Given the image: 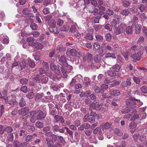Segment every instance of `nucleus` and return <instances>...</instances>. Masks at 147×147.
<instances>
[{
    "instance_id": "obj_26",
    "label": "nucleus",
    "mask_w": 147,
    "mask_h": 147,
    "mask_svg": "<svg viewBox=\"0 0 147 147\" xmlns=\"http://www.w3.org/2000/svg\"><path fill=\"white\" fill-rule=\"evenodd\" d=\"M133 27L132 26L126 28V32L127 34L129 35L132 34L133 32Z\"/></svg>"
},
{
    "instance_id": "obj_11",
    "label": "nucleus",
    "mask_w": 147,
    "mask_h": 147,
    "mask_svg": "<svg viewBox=\"0 0 147 147\" xmlns=\"http://www.w3.org/2000/svg\"><path fill=\"white\" fill-rule=\"evenodd\" d=\"M29 111V108L28 107H26L23 108L19 110L18 113L20 115H24V116L28 113Z\"/></svg>"
},
{
    "instance_id": "obj_45",
    "label": "nucleus",
    "mask_w": 147,
    "mask_h": 147,
    "mask_svg": "<svg viewBox=\"0 0 147 147\" xmlns=\"http://www.w3.org/2000/svg\"><path fill=\"white\" fill-rule=\"evenodd\" d=\"M137 126V124L133 122L130 123L129 125V127L130 129H133L135 128Z\"/></svg>"
},
{
    "instance_id": "obj_21",
    "label": "nucleus",
    "mask_w": 147,
    "mask_h": 147,
    "mask_svg": "<svg viewBox=\"0 0 147 147\" xmlns=\"http://www.w3.org/2000/svg\"><path fill=\"white\" fill-rule=\"evenodd\" d=\"M121 68V66L118 64H116L113 67L110 68L111 70L113 69L115 72H117L119 71Z\"/></svg>"
},
{
    "instance_id": "obj_40",
    "label": "nucleus",
    "mask_w": 147,
    "mask_h": 147,
    "mask_svg": "<svg viewBox=\"0 0 147 147\" xmlns=\"http://www.w3.org/2000/svg\"><path fill=\"white\" fill-rule=\"evenodd\" d=\"M93 50L94 51H97L100 48V45L97 43H94V44Z\"/></svg>"
},
{
    "instance_id": "obj_62",
    "label": "nucleus",
    "mask_w": 147,
    "mask_h": 147,
    "mask_svg": "<svg viewBox=\"0 0 147 147\" xmlns=\"http://www.w3.org/2000/svg\"><path fill=\"white\" fill-rule=\"evenodd\" d=\"M40 14L39 13H37L36 14V19L37 21V22L39 23H41V20L40 18L39 17V16H40Z\"/></svg>"
},
{
    "instance_id": "obj_53",
    "label": "nucleus",
    "mask_w": 147,
    "mask_h": 147,
    "mask_svg": "<svg viewBox=\"0 0 147 147\" xmlns=\"http://www.w3.org/2000/svg\"><path fill=\"white\" fill-rule=\"evenodd\" d=\"M133 79L134 81L136 84H140V79L138 78L134 77L133 78Z\"/></svg>"
},
{
    "instance_id": "obj_35",
    "label": "nucleus",
    "mask_w": 147,
    "mask_h": 147,
    "mask_svg": "<svg viewBox=\"0 0 147 147\" xmlns=\"http://www.w3.org/2000/svg\"><path fill=\"white\" fill-rule=\"evenodd\" d=\"M129 12L127 9H125L123 10L121 13V14L123 16H127L129 13Z\"/></svg>"
},
{
    "instance_id": "obj_32",
    "label": "nucleus",
    "mask_w": 147,
    "mask_h": 147,
    "mask_svg": "<svg viewBox=\"0 0 147 147\" xmlns=\"http://www.w3.org/2000/svg\"><path fill=\"white\" fill-rule=\"evenodd\" d=\"M57 141L59 143L64 144L65 143V141L64 140L63 138L61 136H57Z\"/></svg>"
},
{
    "instance_id": "obj_9",
    "label": "nucleus",
    "mask_w": 147,
    "mask_h": 147,
    "mask_svg": "<svg viewBox=\"0 0 147 147\" xmlns=\"http://www.w3.org/2000/svg\"><path fill=\"white\" fill-rule=\"evenodd\" d=\"M30 116L31 118L30 119V121L32 123H34L37 120V117L36 115L35 111H33L30 112Z\"/></svg>"
},
{
    "instance_id": "obj_10",
    "label": "nucleus",
    "mask_w": 147,
    "mask_h": 147,
    "mask_svg": "<svg viewBox=\"0 0 147 147\" xmlns=\"http://www.w3.org/2000/svg\"><path fill=\"white\" fill-rule=\"evenodd\" d=\"M45 75L52 79L53 80L57 81L58 80V79L55 75H52V73L51 71H48L45 72Z\"/></svg>"
},
{
    "instance_id": "obj_7",
    "label": "nucleus",
    "mask_w": 147,
    "mask_h": 147,
    "mask_svg": "<svg viewBox=\"0 0 147 147\" xmlns=\"http://www.w3.org/2000/svg\"><path fill=\"white\" fill-rule=\"evenodd\" d=\"M77 51L75 49H68L66 54L67 56H76L77 54Z\"/></svg>"
},
{
    "instance_id": "obj_44",
    "label": "nucleus",
    "mask_w": 147,
    "mask_h": 147,
    "mask_svg": "<svg viewBox=\"0 0 147 147\" xmlns=\"http://www.w3.org/2000/svg\"><path fill=\"white\" fill-rule=\"evenodd\" d=\"M33 139V138L31 135H28L25 138V140L26 142H30L32 141Z\"/></svg>"
},
{
    "instance_id": "obj_3",
    "label": "nucleus",
    "mask_w": 147,
    "mask_h": 147,
    "mask_svg": "<svg viewBox=\"0 0 147 147\" xmlns=\"http://www.w3.org/2000/svg\"><path fill=\"white\" fill-rule=\"evenodd\" d=\"M13 96H11L9 97L4 96L3 98L5 102L7 104H9L12 106L16 104V100L15 99H12Z\"/></svg>"
},
{
    "instance_id": "obj_4",
    "label": "nucleus",
    "mask_w": 147,
    "mask_h": 147,
    "mask_svg": "<svg viewBox=\"0 0 147 147\" xmlns=\"http://www.w3.org/2000/svg\"><path fill=\"white\" fill-rule=\"evenodd\" d=\"M36 115L37 120H42L44 119L46 116V114L40 110L36 111Z\"/></svg>"
},
{
    "instance_id": "obj_6",
    "label": "nucleus",
    "mask_w": 147,
    "mask_h": 147,
    "mask_svg": "<svg viewBox=\"0 0 147 147\" xmlns=\"http://www.w3.org/2000/svg\"><path fill=\"white\" fill-rule=\"evenodd\" d=\"M92 55L89 53H83V60L84 62H88L91 61L92 59Z\"/></svg>"
},
{
    "instance_id": "obj_55",
    "label": "nucleus",
    "mask_w": 147,
    "mask_h": 147,
    "mask_svg": "<svg viewBox=\"0 0 147 147\" xmlns=\"http://www.w3.org/2000/svg\"><path fill=\"white\" fill-rule=\"evenodd\" d=\"M122 2L123 5L125 7H127L129 5V2L125 0H123Z\"/></svg>"
},
{
    "instance_id": "obj_13",
    "label": "nucleus",
    "mask_w": 147,
    "mask_h": 147,
    "mask_svg": "<svg viewBox=\"0 0 147 147\" xmlns=\"http://www.w3.org/2000/svg\"><path fill=\"white\" fill-rule=\"evenodd\" d=\"M133 27L134 26V29L136 33L137 34H139L141 30V26L137 22H135L133 25Z\"/></svg>"
},
{
    "instance_id": "obj_31",
    "label": "nucleus",
    "mask_w": 147,
    "mask_h": 147,
    "mask_svg": "<svg viewBox=\"0 0 147 147\" xmlns=\"http://www.w3.org/2000/svg\"><path fill=\"white\" fill-rule=\"evenodd\" d=\"M111 126V125L109 123H107L104 124L102 126H101L100 127L102 129H109Z\"/></svg>"
},
{
    "instance_id": "obj_29",
    "label": "nucleus",
    "mask_w": 147,
    "mask_h": 147,
    "mask_svg": "<svg viewBox=\"0 0 147 147\" xmlns=\"http://www.w3.org/2000/svg\"><path fill=\"white\" fill-rule=\"evenodd\" d=\"M76 82L77 81L76 79V77H74L72 79L71 81L69 83V85L70 87H73L76 85Z\"/></svg>"
},
{
    "instance_id": "obj_28",
    "label": "nucleus",
    "mask_w": 147,
    "mask_h": 147,
    "mask_svg": "<svg viewBox=\"0 0 147 147\" xmlns=\"http://www.w3.org/2000/svg\"><path fill=\"white\" fill-rule=\"evenodd\" d=\"M43 95H42L39 94H37L35 96V100L36 102H38L43 97Z\"/></svg>"
},
{
    "instance_id": "obj_63",
    "label": "nucleus",
    "mask_w": 147,
    "mask_h": 147,
    "mask_svg": "<svg viewBox=\"0 0 147 147\" xmlns=\"http://www.w3.org/2000/svg\"><path fill=\"white\" fill-rule=\"evenodd\" d=\"M130 111V110L127 108H125L121 110V113L122 114H126L129 112Z\"/></svg>"
},
{
    "instance_id": "obj_16",
    "label": "nucleus",
    "mask_w": 147,
    "mask_h": 147,
    "mask_svg": "<svg viewBox=\"0 0 147 147\" xmlns=\"http://www.w3.org/2000/svg\"><path fill=\"white\" fill-rule=\"evenodd\" d=\"M32 46L36 50L41 49L43 48V45L41 43L38 42H34Z\"/></svg>"
},
{
    "instance_id": "obj_61",
    "label": "nucleus",
    "mask_w": 147,
    "mask_h": 147,
    "mask_svg": "<svg viewBox=\"0 0 147 147\" xmlns=\"http://www.w3.org/2000/svg\"><path fill=\"white\" fill-rule=\"evenodd\" d=\"M84 38L86 39L91 40L93 39L92 35L90 34H87L84 37Z\"/></svg>"
},
{
    "instance_id": "obj_54",
    "label": "nucleus",
    "mask_w": 147,
    "mask_h": 147,
    "mask_svg": "<svg viewBox=\"0 0 147 147\" xmlns=\"http://www.w3.org/2000/svg\"><path fill=\"white\" fill-rule=\"evenodd\" d=\"M105 29L109 31H111L112 29L111 26L108 24H107L105 25Z\"/></svg>"
},
{
    "instance_id": "obj_57",
    "label": "nucleus",
    "mask_w": 147,
    "mask_h": 147,
    "mask_svg": "<svg viewBox=\"0 0 147 147\" xmlns=\"http://www.w3.org/2000/svg\"><path fill=\"white\" fill-rule=\"evenodd\" d=\"M85 134L87 136H90L92 132V131L91 129H87L84 131Z\"/></svg>"
},
{
    "instance_id": "obj_27",
    "label": "nucleus",
    "mask_w": 147,
    "mask_h": 147,
    "mask_svg": "<svg viewBox=\"0 0 147 147\" xmlns=\"http://www.w3.org/2000/svg\"><path fill=\"white\" fill-rule=\"evenodd\" d=\"M26 104V101L23 98H22L19 100V104L21 107H23L25 106Z\"/></svg>"
},
{
    "instance_id": "obj_22",
    "label": "nucleus",
    "mask_w": 147,
    "mask_h": 147,
    "mask_svg": "<svg viewBox=\"0 0 147 147\" xmlns=\"http://www.w3.org/2000/svg\"><path fill=\"white\" fill-rule=\"evenodd\" d=\"M138 9L141 12H144L147 10V6H146L143 4H140L138 5Z\"/></svg>"
},
{
    "instance_id": "obj_20",
    "label": "nucleus",
    "mask_w": 147,
    "mask_h": 147,
    "mask_svg": "<svg viewBox=\"0 0 147 147\" xmlns=\"http://www.w3.org/2000/svg\"><path fill=\"white\" fill-rule=\"evenodd\" d=\"M61 70L62 73V77L65 78H66L67 77V71L65 69V68L63 66H62L61 68Z\"/></svg>"
},
{
    "instance_id": "obj_48",
    "label": "nucleus",
    "mask_w": 147,
    "mask_h": 147,
    "mask_svg": "<svg viewBox=\"0 0 147 147\" xmlns=\"http://www.w3.org/2000/svg\"><path fill=\"white\" fill-rule=\"evenodd\" d=\"M34 93L33 92L28 93L26 95V97L30 99L32 98L34 96Z\"/></svg>"
},
{
    "instance_id": "obj_36",
    "label": "nucleus",
    "mask_w": 147,
    "mask_h": 147,
    "mask_svg": "<svg viewBox=\"0 0 147 147\" xmlns=\"http://www.w3.org/2000/svg\"><path fill=\"white\" fill-rule=\"evenodd\" d=\"M69 26L68 25H65L61 27L60 29V30L61 31H67L69 29Z\"/></svg>"
},
{
    "instance_id": "obj_12",
    "label": "nucleus",
    "mask_w": 147,
    "mask_h": 147,
    "mask_svg": "<svg viewBox=\"0 0 147 147\" xmlns=\"http://www.w3.org/2000/svg\"><path fill=\"white\" fill-rule=\"evenodd\" d=\"M45 136H47L46 138H51L54 141H56L57 137L56 135L53 134L51 132H49L45 134Z\"/></svg>"
},
{
    "instance_id": "obj_56",
    "label": "nucleus",
    "mask_w": 147,
    "mask_h": 147,
    "mask_svg": "<svg viewBox=\"0 0 147 147\" xmlns=\"http://www.w3.org/2000/svg\"><path fill=\"white\" fill-rule=\"evenodd\" d=\"M13 146L15 147H20L21 143L17 141H14L13 142Z\"/></svg>"
},
{
    "instance_id": "obj_2",
    "label": "nucleus",
    "mask_w": 147,
    "mask_h": 147,
    "mask_svg": "<svg viewBox=\"0 0 147 147\" xmlns=\"http://www.w3.org/2000/svg\"><path fill=\"white\" fill-rule=\"evenodd\" d=\"M34 79L42 84H46L48 81V78L46 76L42 74L37 75L34 77Z\"/></svg>"
},
{
    "instance_id": "obj_15",
    "label": "nucleus",
    "mask_w": 147,
    "mask_h": 147,
    "mask_svg": "<svg viewBox=\"0 0 147 147\" xmlns=\"http://www.w3.org/2000/svg\"><path fill=\"white\" fill-rule=\"evenodd\" d=\"M49 29L50 32L54 34H58L59 33V30L56 26H50Z\"/></svg>"
},
{
    "instance_id": "obj_34",
    "label": "nucleus",
    "mask_w": 147,
    "mask_h": 147,
    "mask_svg": "<svg viewBox=\"0 0 147 147\" xmlns=\"http://www.w3.org/2000/svg\"><path fill=\"white\" fill-rule=\"evenodd\" d=\"M35 125L37 127L39 128H42L43 127V123L39 121H38L36 122Z\"/></svg>"
},
{
    "instance_id": "obj_19",
    "label": "nucleus",
    "mask_w": 147,
    "mask_h": 147,
    "mask_svg": "<svg viewBox=\"0 0 147 147\" xmlns=\"http://www.w3.org/2000/svg\"><path fill=\"white\" fill-rule=\"evenodd\" d=\"M104 57L106 58L109 57H111L113 59H115L116 58L115 54L114 53H113L109 52L105 54Z\"/></svg>"
},
{
    "instance_id": "obj_51",
    "label": "nucleus",
    "mask_w": 147,
    "mask_h": 147,
    "mask_svg": "<svg viewBox=\"0 0 147 147\" xmlns=\"http://www.w3.org/2000/svg\"><path fill=\"white\" fill-rule=\"evenodd\" d=\"M28 64L30 67L32 68L34 67L35 65L34 63L32 60H30L28 61Z\"/></svg>"
},
{
    "instance_id": "obj_39",
    "label": "nucleus",
    "mask_w": 147,
    "mask_h": 147,
    "mask_svg": "<svg viewBox=\"0 0 147 147\" xmlns=\"http://www.w3.org/2000/svg\"><path fill=\"white\" fill-rule=\"evenodd\" d=\"M20 82L22 85L26 84L28 83V80L26 78H23L20 79Z\"/></svg>"
},
{
    "instance_id": "obj_25",
    "label": "nucleus",
    "mask_w": 147,
    "mask_h": 147,
    "mask_svg": "<svg viewBox=\"0 0 147 147\" xmlns=\"http://www.w3.org/2000/svg\"><path fill=\"white\" fill-rule=\"evenodd\" d=\"M26 63L25 61H22L19 63V69L21 70L22 69L24 68L26 66Z\"/></svg>"
},
{
    "instance_id": "obj_64",
    "label": "nucleus",
    "mask_w": 147,
    "mask_h": 147,
    "mask_svg": "<svg viewBox=\"0 0 147 147\" xmlns=\"http://www.w3.org/2000/svg\"><path fill=\"white\" fill-rule=\"evenodd\" d=\"M63 22H64L63 20L59 19L57 21V25L59 26H61L62 25Z\"/></svg>"
},
{
    "instance_id": "obj_42",
    "label": "nucleus",
    "mask_w": 147,
    "mask_h": 147,
    "mask_svg": "<svg viewBox=\"0 0 147 147\" xmlns=\"http://www.w3.org/2000/svg\"><path fill=\"white\" fill-rule=\"evenodd\" d=\"M114 33L117 35H118L121 33L118 27H115L114 29Z\"/></svg>"
},
{
    "instance_id": "obj_41",
    "label": "nucleus",
    "mask_w": 147,
    "mask_h": 147,
    "mask_svg": "<svg viewBox=\"0 0 147 147\" xmlns=\"http://www.w3.org/2000/svg\"><path fill=\"white\" fill-rule=\"evenodd\" d=\"M103 46L105 47L109 51L112 52L113 50V48H112L111 45H106V44H103Z\"/></svg>"
},
{
    "instance_id": "obj_47",
    "label": "nucleus",
    "mask_w": 147,
    "mask_h": 147,
    "mask_svg": "<svg viewBox=\"0 0 147 147\" xmlns=\"http://www.w3.org/2000/svg\"><path fill=\"white\" fill-rule=\"evenodd\" d=\"M76 31V28L75 25H72L70 28L69 31L72 33H74Z\"/></svg>"
},
{
    "instance_id": "obj_5",
    "label": "nucleus",
    "mask_w": 147,
    "mask_h": 147,
    "mask_svg": "<svg viewBox=\"0 0 147 147\" xmlns=\"http://www.w3.org/2000/svg\"><path fill=\"white\" fill-rule=\"evenodd\" d=\"M146 114L144 112H143L140 115V116L139 115L136 114H134L131 118L130 120L131 121H133L139 118H140V120L145 119L146 118Z\"/></svg>"
},
{
    "instance_id": "obj_33",
    "label": "nucleus",
    "mask_w": 147,
    "mask_h": 147,
    "mask_svg": "<svg viewBox=\"0 0 147 147\" xmlns=\"http://www.w3.org/2000/svg\"><path fill=\"white\" fill-rule=\"evenodd\" d=\"M107 73L108 75L111 77L114 76L116 75L115 72L113 70H109L107 71Z\"/></svg>"
},
{
    "instance_id": "obj_23",
    "label": "nucleus",
    "mask_w": 147,
    "mask_h": 147,
    "mask_svg": "<svg viewBox=\"0 0 147 147\" xmlns=\"http://www.w3.org/2000/svg\"><path fill=\"white\" fill-rule=\"evenodd\" d=\"M118 27L121 33H123L125 32L126 26L124 23H121Z\"/></svg>"
},
{
    "instance_id": "obj_43",
    "label": "nucleus",
    "mask_w": 147,
    "mask_h": 147,
    "mask_svg": "<svg viewBox=\"0 0 147 147\" xmlns=\"http://www.w3.org/2000/svg\"><path fill=\"white\" fill-rule=\"evenodd\" d=\"M140 90L142 93L146 94L147 93V87L143 86L140 88Z\"/></svg>"
},
{
    "instance_id": "obj_18",
    "label": "nucleus",
    "mask_w": 147,
    "mask_h": 147,
    "mask_svg": "<svg viewBox=\"0 0 147 147\" xmlns=\"http://www.w3.org/2000/svg\"><path fill=\"white\" fill-rule=\"evenodd\" d=\"M35 39L32 37H29L27 38L26 41L28 43V45L29 46H32L34 45Z\"/></svg>"
},
{
    "instance_id": "obj_17",
    "label": "nucleus",
    "mask_w": 147,
    "mask_h": 147,
    "mask_svg": "<svg viewBox=\"0 0 147 147\" xmlns=\"http://www.w3.org/2000/svg\"><path fill=\"white\" fill-rule=\"evenodd\" d=\"M109 92L111 96H117L120 95L119 91L117 90H115L112 91L110 90L109 91Z\"/></svg>"
},
{
    "instance_id": "obj_37",
    "label": "nucleus",
    "mask_w": 147,
    "mask_h": 147,
    "mask_svg": "<svg viewBox=\"0 0 147 147\" xmlns=\"http://www.w3.org/2000/svg\"><path fill=\"white\" fill-rule=\"evenodd\" d=\"M34 57L36 61H38L39 60L40 56V53L38 52L35 53L34 55Z\"/></svg>"
},
{
    "instance_id": "obj_38",
    "label": "nucleus",
    "mask_w": 147,
    "mask_h": 147,
    "mask_svg": "<svg viewBox=\"0 0 147 147\" xmlns=\"http://www.w3.org/2000/svg\"><path fill=\"white\" fill-rule=\"evenodd\" d=\"M114 131L115 133L119 136H121L123 135V133L121 131H120L118 129H115Z\"/></svg>"
},
{
    "instance_id": "obj_52",
    "label": "nucleus",
    "mask_w": 147,
    "mask_h": 147,
    "mask_svg": "<svg viewBox=\"0 0 147 147\" xmlns=\"http://www.w3.org/2000/svg\"><path fill=\"white\" fill-rule=\"evenodd\" d=\"M19 135L21 136H23L24 137L26 136V134L25 131L22 129L20 131Z\"/></svg>"
},
{
    "instance_id": "obj_58",
    "label": "nucleus",
    "mask_w": 147,
    "mask_h": 147,
    "mask_svg": "<svg viewBox=\"0 0 147 147\" xmlns=\"http://www.w3.org/2000/svg\"><path fill=\"white\" fill-rule=\"evenodd\" d=\"M101 17L100 16H96L94 18V22L95 23H99V21L100 19L101 18Z\"/></svg>"
},
{
    "instance_id": "obj_24",
    "label": "nucleus",
    "mask_w": 147,
    "mask_h": 147,
    "mask_svg": "<svg viewBox=\"0 0 147 147\" xmlns=\"http://www.w3.org/2000/svg\"><path fill=\"white\" fill-rule=\"evenodd\" d=\"M46 141L47 147L53 145V143L56 141L53 140L51 138H46Z\"/></svg>"
},
{
    "instance_id": "obj_50",
    "label": "nucleus",
    "mask_w": 147,
    "mask_h": 147,
    "mask_svg": "<svg viewBox=\"0 0 147 147\" xmlns=\"http://www.w3.org/2000/svg\"><path fill=\"white\" fill-rule=\"evenodd\" d=\"M117 22L115 20H113L111 22V26L113 27H116L117 26Z\"/></svg>"
},
{
    "instance_id": "obj_30",
    "label": "nucleus",
    "mask_w": 147,
    "mask_h": 147,
    "mask_svg": "<svg viewBox=\"0 0 147 147\" xmlns=\"http://www.w3.org/2000/svg\"><path fill=\"white\" fill-rule=\"evenodd\" d=\"M56 22L54 20H51L49 21L48 24L50 26H56Z\"/></svg>"
},
{
    "instance_id": "obj_1",
    "label": "nucleus",
    "mask_w": 147,
    "mask_h": 147,
    "mask_svg": "<svg viewBox=\"0 0 147 147\" xmlns=\"http://www.w3.org/2000/svg\"><path fill=\"white\" fill-rule=\"evenodd\" d=\"M137 102H139V105H140L143 104L142 102H140L139 100L135 99L132 97L129 98L126 101V103L127 105V107L131 109L136 107V105Z\"/></svg>"
},
{
    "instance_id": "obj_14",
    "label": "nucleus",
    "mask_w": 147,
    "mask_h": 147,
    "mask_svg": "<svg viewBox=\"0 0 147 147\" xmlns=\"http://www.w3.org/2000/svg\"><path fill=\"white\" fill-rule=\"evenodd\" d=\"M59 63L61 65L65 66L67 63V60L65 57L64 56H61L59 59Z\"/></svg>"
},
{
    "instance_id": "obj_8",
    "label": "nucleus",
    "mask_w": 147,
    "mask_h": 147,
    "mask_svg": "<svg viewBox=\"0 0 147 147\" xmlns=\"http://www.w3.org/2000/svg\"><path fill=\"white\" fill-rule=\"evenodd\" d=\"M142 54L140 52H138L136 54H133L132 55V57L133 59L134 62H136L140 60L141 58Z\"/></svg>"
},
{
    "instance_id": "obj_49",
    "label": "nucleus",
    "mask_w": 147,
    "mask_h": 147,
    "mask_svg": "<svg viewBox=\"0 0 147 147\" xmlns=\"http://www.w3.org/2000/svg\"><path fill=\"white\" fill-rule=\"evenodd\" d=\"M105 37L107 41H110L111 39V36L110 33H107L105 35Z\"/></svg>"
},
{
    "instance_id": "obj_60",
    "label": "nucleus",
    "mask_w": 147,
    "mask_h": 147,
    "mask_svg": "<svg viewBox=\"0 0 147 147\" xmlns=\"http://www.w3.org/2000/svg\"><path fill=\"white\" fill-rule=\"evenodd\" d=\"M95 121V118L94 117L89 116V118L88 122L91 123H94Z\"/></svg>"
},
{
    "instance_id": "obj_46",
    "label": "nucleus",
    "mask_w": 147,
    "mask_h": 147,
    "mask_svg": "<svg viewBox=\"0 0 147 147\" xmlns=\"http://www.w3.org/2000/svg\"><path fill=\"white\" fill-rule=\"evenodd\" d=\"M30 27L32 30H36L38 28V26L34 22L31 23Z\"/></svg>"
},
{
    "instance_id": "obj_59",
    "label": "nucleus",
    "mask_w": 147,
    "mask_h": 147,
    "mask_svg": "<svg viewBox=\"0 0 147 147\" xmlns=\"http://www.w3.org/2000/svg\"><path fill=\"white\" fill-rule=\"evenodd\" d=\"M8 140L10 141H11L13 140V133H10L8 135L7 137Z\"/></svg>"
}]
</instances>
